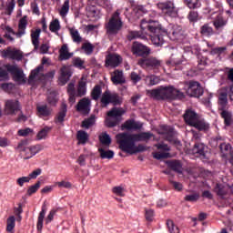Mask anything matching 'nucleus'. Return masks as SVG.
<instances>
[{
  "label": "nucleus",
  "mask_w": 233,
  "mask_h": 233,
  "mask_svg": "<svg viewBox=\"0 0 233 233\" xmlns=\"http://www.w3.org/2000/svg\"><path fill=\"white\" fill-rule=\"evenodd\" d=\"M166 63L168 66H177V65H181L183 61H181V59L176 58L174 55H172L171 57Z\"/></svg>",
  "instance_id": "052dcab7"
},
{
  "label": "nucleus",
  "mask_w": 233,
  "mask_h": 233,
  "mask_svg": "<svg viewBox=\"0 0 233 233\" xmlns=\"http://www.w3.org/2000/svg\"><path fill=\"white\" fill-rule=\"evenodd\" d=\"M219 150L222 154V157H228V154L230 155V152H232V146L225 142H220Z\"/></svg>",
  "instance_id": "f704fd0d"
},
{
  "label": "nucleus",
  "mask_w": 233,
  "mask_h": 233,
  "mask_svg": "<svg viewBox=\"0 0 233 233\" xmlns=\"http://www.w3.org/2000/svg\"><path fill=\"white\" fill-rule=\"evenodd\" d=\"M26 26H28V16L24 15L18 22V32H14V30L10 27L7 28V32L15 34L16 37H23V35L26 34Z\"/></svg>",
  "instance_id": "f3484780"
},
{
  "label": "nucleus",
  "mask_w": 233,
  "mask_h": 233,
  "mask_svg": "<svg viewBox=\"0 0 233 233\" xmlns=\"http://www.w3.org/2000/svg\"><path fill=\"white\" fill-rule=\"evenodd\" d=\"M3 57H9V59H13L15 61H22L23 53L17 49H12L11 47H7L5 50L2 51Z\"/></svg>",
  "instance_id": "6ab92c4d"
},
{
  "label": "nucleus",
  "mask_w": 233,
  "mask_h": 233,
  "mask_svg": "<svg viewBox=\"0 0 233 233\" xmlns=\"http://www.w3.org/2000/svg\"><path fill=\"white\" fill-rule=\"evenodd\" d=\"M153 99L157 101H165L168 99L169 101H175L176 99H185V94L179 89L172 86H160L157 89H152L148 91Z\"/></svg>",
  "instance_id": "f257e3e1"
},
{
  "label": "nucleus",
  "mask_w": 233,
  "mask_h": 233,
  "mask_svg": "<svg viewBox=\"0 0 233 233\" xmlns=\"http://www.w3.org/2000/svg\"><path fill=\"white\" fill-rule=\"evenodd\" d=\"M14 228H15V217L10 216L7 218L6 231L14 232Z\"/></svg>",
  "instance_id": "3c124183"
},
{
  "label": "nucleus",
  "mask_w": 233,
  "mask_h": 233,
  "mask_svg": "<svg viewBox=\"0 0 233 233\" xmlns=\"http://www.w3.org/2000/svg\"><path fill=\"white\" fill-rule=\"evenodd\" d=\"M70 12V0H66L58 11L59 15L62 17H66Z\"/></svg>",
  "instance_id": "ea45409f"
},
{
  "label": "nucleus",
  "mask_w": 233,
  "mask_h": 233,
  "mask_svg": "<svg viewBox=\"0 0 233 233\" xmlns=\"http://www.w3.org/2000/svg\"><path fill=\"white\" fill-rule=\"evenodd\" d=\"M21 110V106H19L18 100H6L5 104V112L7 116H14V114H17Z\"/></svg>",
  "instance_id": "2eb2a0df"
},
{
  "label": "nucleus",
  "mask_w": 233,
  "mask_h": 233,
  "mask_svg": "<svg viewBox=\"0 0 233 233\" xmlns=\"http://www.w3.org/2000/svg\"><path fill=\"white\" fill-rule=\"evenodd\" d=\"M191 127H194V128H197L199 132H207V130L210 128L208 123L199 118Z\"/></svg>",
  "instance_id": "473e14b6"
},
{
  "label": "nucleus",
  "mask_w": 233,
  "mask_h": 233,
  "mask_svg": "<svg viewBox=\"0 0 233 233\" xmlns=\"http://www.w3.org/2000/svg\"><path fill=\"white\" fill-rule=\"evenodd\" d=\"M94 1L98 6H102V8H106V10H112V4L108 0H92Z\"/></svg>",
  "instance_id": "6e6d98bb"
},
{
  "label": "nucleus",
  "mask_w": 233,
  "mask_h": 233,
  "mask_svg": "<svg viewBox=\"0 0 233 233\" xmlns=\"http://www.w3.org/2000/svg\"><path fill=\"white\" fill-rule=\"evenodd\" d=\"M76 139H78L81 145H85L88 141V133L84 130H79L76 134Z\"/></svg>",
  "instance_id": "de8ad7c7"
},
{
  "label": "nucleus",
  "mask_w": 233,
  "mask_h": 233,
  "mask_svg": "<svg viewBox=\"0 0 233 233\" xmlns=\"http://www.w3.org/2000/svg\"><path fill=\"white\" fill-rule=\"evenodd\" d=\"M100 103L102 108H106L110 103L116 106L117 105H121V97L117 93H111L110 91L106 90L102 95Z\"/></svg>",
  "instance_id": "1a4fd4ad"
},
{
  "label": "nucleus",
  "mask_w": 233,
  "mask_h": 233,
  "mask_svg": "<svg viewBox=\"0 0 233 233\" xmlns=\"http://www.w3.org/2000/svg\"><path fill=\"white\" fill-rule=\"evenodd\" d=\"M167 227L170 233H179V228L171 219L167 220Z\"/></svg>",
  "instance_id": "4d7b16f0"
},
{
  "label": "nucleus",
  "mask_w": 233,
  "mask_h": 233,
  "mask_svg": "<svg viewBox=\"0 0 233 233\" xmlns=\"http://www.w3.org/2000/svg\"><path fill=\"white\" fill-rule=\"evenodd\" d=\"M45 216H46V208L43 206L37 219V224H36L37 230H43V221H45Z\"/></svg>",
  "instance_id": "4c0bfd02"
},
{
  "label": "nucleus",
  "mask_w": 233,
  "mask_h": 233,
  "mask_svg": "<svg viewBox=\"0 0 233 233\" xmlns=\"http://www.w3.org/2000/svg\"><path fill=\"white\" fill-rule=\"evenodd\" d=\"M81 48L84 50L86 56H92L94 53V46L90 44V42L84 43Z\"/></svg>",
  "instance_id": "864d4df0"
},
{
  "label": "nucleus",
  "mask_w": 233,
  "mask_h": 233,
  "mask_svg": "<svg viewBox=\"0 0 233 233\" xmlns=\"http://www.w3.org/2000/svg\"><path fill=\"white\" fill-rule=\"evenodd\" d=\"M125 114V109L122 107L114 106L106 113L108 118L106 119V127L107 128H114L121 123V116Z\"/></svg>",
  "instance_id": "423d86ee"
},
{
  "label": "nucleus",
  "mask_w": 233,
  "mask_h": 233,
  "mask_svg": "<svg viewBox=\"0 0 233 233\" xmlns=\"http://www.w3.org/2000/svg\"><path fill=\"white\" fill-rule=\"evenodd\" d=\"M14 8H15V0H7L5 14L6 15H12L14 12Z\"/></svg>",
  "instance_id": "5fc2aeb1"
},
{
  "label": "nucleus",
  "mask_w": 233,
  "mask_h": 233,
  "mask_svg": "<svg viewBox=\"0 0 233 233\" xmlns=\"http://www.w3.org/2000/svg\"><path fill=\"white\" fill-rule=\"evenodd\" d=\"M43 70V66H37L35 70L31 71L29 75V81H34L37 76H39V72Z\"/></svg>",
  "instance_id": "0e129e2a"
},
{
  "label": "nucleus",
  "mask_w": 233,
  "mask_h": 233,
  "mask_svg": "<svg viewBox=\"0 0 233 233\" xmlns=\"http://www.w3.org/2000/svg\"><path fill=\"white\" fill-rule=\"evenodd\" d=\"M50 130H52L51 127H45L37 133L36 139H38V141H41V139H46V136H48V132H50Z\"/></svg>",
  "instance_id": "8fccbe9b"
},
{
  "label": "nucleus",
  "mask_w": 233,
  "mask_h": 233,
  "mask_svg": "<svg viewBox=\"0 0 233 233\" xmlns=\"http://www.w3.org/2000/svg\"><path fill=\"white\" fill-rule=\"evenodd\" d=\"M99 141L104 147H110L112 144V138L110 137V135L107 133H103L99 136Z\"/></svg>",
  "instance_id": "49530a36"
},
{
  "label": "nucleus",
  "mask_w": 233,
  "mask_h": 233,
  "mask_svg": "<svg viewBox=\"0 0 233 233\" xmlns=\"http://www.w3.org/2000/svg\"><path fill=\"white\" fill-rule=\"evenodd\" d=\"M86 10V15L89 17V19L97 21V19L101 18V11H99V9H97L95 5H89Z\"/></svg>",
  "instance_id": "c85d7f7f"
},
{
  "label": "nucleus",
  "mask_w": 233,
  "mask_h": 233,
  "mask_svg": "<svg viewBox=\"0 0 233 233\" xmlns=\"http://www.w3.org/2000/svg\"><path fill=\"white\" fill-rule=\"evenodd\" d=\"M218 110L220 112V117L224 119L225 127H230L233 124V115L231 111L227 110L228 105V98L227 92H222L218 96Z\"/></svg>",
  "instance_id": "7ed1b4c3"
},
{
  "label": "nucleus",
  "mask_w": 233,
  "mask_h": 233,
  "mask_svg": "<svg viewBox=\"0 0 233 233\" xmlns=\"http://www.w3.org/2000/svg\"><path fill=\"white\" fill-rule=\"evenodd\" d=\"M70 77H72V73L70 72V68L66 66H64L60 68V76L59 81L61 85H66L68 81H70Z\"/></svg>",
  "instance_id": "b1692460"
},
{
  "label": "nucleus",
  "mask_w": 233,
  "mask_h": 233,
  "mask_svg": "<svg viewBox=\"0 0 233 233\" xmlns=\"http://www.w3.org/2000/svg\"><path fill=\"white\" fill-rule=\"evenodd\" d=\"M198 70H203V66H207V57L202 55L198 56Z\"/></svg>",
  "instance_id": "e2e57ef3"
},
{
  "label": "nucleus",
  "mask_w": 233,
  "mask_h": 233,
  "mask_svg": "<svg viewBox=\"0 0 233 233\" xmlns=\"http://www.w3.org/2000/svg\"><path fill=\"white\" fill-rule=\"evenodd\" d=\"M73 56L74 53L68 52V46L66 44H64L59 49V61H68Z\"/></svg>",
  "instance_id": "cd10ccee"
},
{
  "label": "nucleus",
  "mask_w": 233,
  "mask_h": 233,
  "mask_svg": "<svg viewBox=\"0 0 233 233\" xmlns=\"http://www.w3.org/2000/svg\"><path fill=\"white\" fill-rule=\"evenodd\" d=\"M143 128V124L137 122L134 119H127L121 126V130H141Z\"/></svg>",
  "instance_id": "5701e85b"
},
{
  "label": "nucleus",
  "mask_w": 233,
  "mask_h": 233,
  "mask_svg": "<svg viewBox=\"0 0 233 233\" xmlns=\"http://www.w3.org/2000/svg\"><path fill=\"white\" fill-rule=\"evenodd\" d=\"M214 191L216 192L217 196H219L220 198H223L224 196H227L228 188L223 184L217 183Z\"/></svg>",
  "instance_id": "58836bf2"
},
{
  "label": "nucleus",
  "mask_w": 233,
  "mask_h": 233,
  "mask_svg": "<svg viewBox=\"0 0 233 233\" xmlns=\"http://www.w3.org/2000/svg\"><path fill=\"white\" fill-rule=\"evenodd\" d=\"M187 19L189 23H198V20L199 19V14L198 11L191 10L187 15Z\"/></svg>",
  "instance_id": "13d9d810"
},
{
  "label": "nucleus",
  "mask_w": 233,
  "mask_h": 233,
  "mask_svg": "<svg viewBox=\"0 0 233 233\" xmlns=\"http://www.w3.org/2000/svg\"><path fill=\"white\" fill-rule=\"evenodd\" d=\"M184 201H188L189 203H196L199 201V193L193 191L190 195H186Z\"/></svg>",
  "instance_id": "09e8293b"
},
{
  "label": "nucleus",
  "mask_w": 233,
  "mask_h": 233,
  "mask_svg": "<svg viewBox=\"0 0 233 233\" xmlns=\"http://www.w3.org/2000/svg\"><path fill=\"white\" fill-rule=\"evenodd\" d=\"M94 125H96V115H91L90 117L85 118L82 121L81 127L82 128L88 130V128H90V127H94Z\"/></svg>",
  "instance_id": "e433bc0d"
},
{
  "label": "nucleus",
  "mask_w": 233,
  "mask_h": 233,
  "mask_svg": "<svg viewBox=\"0 0 233 233\" xmlns=\"http://www.w3.org/2000/svg\"><path fill=\"white\" fill-rule=\"evenodd\" d=\"M136 142L139 141H146L148 142L152 137H154V135L151 132H141L138 134H134Z\"/></svg>",
  "instance_id": "72a5a7b5"
},
{
  "label": "nucleus",
  "mask_w": 233,
  "mask_h": 233,
  "mask_svg": "<svg viewBox=\"0 0 233 233\" xmlns=\"http://www.w3.org/2000/svg\"><path fill=\"white\" fill-rule=\"evenodd\" d=\"M159 134L164 136V139L166 141H168L173 145H177V143H179V141L174 137V128H172L170 126H162L160 127Z\"/></svg>",
  "instance_id": "4468645a"
},
{
  "label": "nucleus",
  "mask_w": 233,
  "mask_h": 233,
  "mask_svg": "<svg viewBox=\"0 0 233 233\" xmlns=\"http://www.w3.org/2000/svg\"><path fill=\"white\" fill-rule=\"evenodd\" d=\"M194 154H198V156H205V145L201 143H196L193 147Z\"/></svg>",
  "instance_id": "603ef678"
},
{
  "label": "nucleus",
  "mask_w": 233,
  "mask_h": 233,
  "mask_svg": "<svg viewBox=\"0 0 233 233\" xmlns=\"http://www.w3.org/2000/svg\"><path fill=\"white\" fill-rule=\"evenodd\" d=\"M168 168L177 172V174H183V164L179 160H170L167 162Z\"/></svg>",
  "instance_id": "c756f323"
},
{
  "label": "nucleus",
  "mask_w": 233,
  "mask_h": 233,
  "mask_svg": "<svg viewBox=\"0 0 233 233\" xmlns=\"http://www.w3.org/2000/svg\"><path fill=\"white\" fill-rule=\"evenodd\" d=\"M137 65L138 66H141V68H149V69H154V68H159L161 66V61L157 60V58L154 56L150 57H144V58H139L137 60Z\"/></svg>",
  "instance_id": "9b49d317"
},
{
  "label": "nucleus",
  "mask_w": 233,
  "mask_h": 233,
  "mask_svg": "<svg viewBox=\"0 0 233 233\" xmlns=\"http://www.w3.org/2000/svg\"><path fill=\"white\" fill-rule=\"evenodd\" d=\"M32 14L35 15H41V11L39 10V5L37 4V0H34L30 4Z\"/></svg>",
  "instance_id": "680f3d73"
},
{
  "label": "nucleus",
  "mask_w": 233,
  "mask_h": 233,
  "mask_svg": "<svg viewBox=\"0 0 233 233\" xmlns=\"http://www.w3.org/2000/svg\"><path fill=\"white\" fill-rule=\"evenodd\" d=\"M67 94L69 103H76V97H83L86 96V82L81 80L78 82L76 90L74 83L67 85Z\"/></svg>",
  "instance_id": "39448f33"
},
{
  "label": "nucleus",
  "mask_w": 233,
  "mask_h": 233,
  "mask_svg": "<svg viewBox=\"0 0 233 233\" xmlns=\"http://www.w3.org/2000/svg\"><path fill=\"white\" fill-rule=\"evenodd\" d=\"M103 90L101 89V86L96 85L94 86L93 90L91 91V97L94 101H97L101 97V94Z\"/></svg>",
  "instance_id": "a18cd8bd"
},
{
  "label": "nucleus",
  "mask_w": 233,
  "mask_h": 233,
  "mask_svg": "<svg viewBox=\"0 0 233 233\" xmlns=\"http://www.w3.org/2000/svg\"><path fill=\"white\" fill-rule=\"evenodd\" d=\"M116 139L122 152H127V154H131L134 152L135 144L137 143L134 134H129L127 132L118 133L116 136Z\"/></svg>",
  "instance_id": "f03ea898"
},
{
  "label": "nucleus",
  "mask_w": 233,
  "mask_h": 233,
  "mask_svg": "<svg viewBox=\"0 0 233 233\" xmlns=\"http://www.w3.org/2000/svg\"><path fill=\"white\" fill-rule=\"evenodd\" d=\"M121 65V56L119 55H108L106 58V66H119Z\"/></svg>",
  "instance_id": "a878e982"
},
{
  "label": "nucleus",
  "mask_w": 233,
  "mask_h": 233,
  "mask_svg": "<svg viewBox=\"0 0 233 233\" xmlns=\"http://www.w3.org/2000/svg\"><path fill=\"white\" fill-rule=\"evenodd\" d=\"M111 81L114 85H125L127 80L125 79V76L123 75V71L119 69H116L113 72V76H111Z\"/></svg>",
  "instance_id": "393cba45"
},
{
  "label": "nucleus",
  "mask_w": 233,
  "mask_h": 233,
  "mask_svg": "<svg viewBox=\"0 0 233 233\" xmlns=\"http://www.w3.org/2000/svg\"><path fill=\"white\" fill-rule=\"evenodd\" d=\"M151 41L155 46H161L165 43V35H167V30L161 28V32L152 33Z\"/></svg>",
  "instance_id": "4be33fe9"
},
{
  "label": "nucleus",
  "mask_w": 233,
  "mask_h": 233,
  "mask_svg": "<svg viewBox=\"0 0 233 233\" xmlns=\"http://www.w3.org/2000/svg\"><path fill=\"white\" fill-rule=\"evenodd\" d=\"M131 6L133 14L137 19H139V17H143V15L147 14V8H145V5L132 4Z\"/></svg>",
  "instance_id": "7c9ffc66"
},
{
  "label": "nucleus",
  "mask_w": 233,
  "mask_h": 233,
  "mask_svg": "<svg viewBox=\"0 0 233 233\" xmlns=\"http://www.w3.org/2000/svg\"><path fill=\"white\" fill-rule=\"evenodd\" d=\"M131 52L133 56H136V57H148V55L151 54L152 50L150 47L141 44L140 42H133L131 46Z\"/></svg>",
  "instance_id": "9d476101"
},
{
  "label": "nucleus",
  "mask_w": 233,
  "mask_h": 233,
  "mask_svg": "<svg viewBox=\"0 0 233 233\" xmlns=\"http://www.w3.org/2000/svg\"><path fill=\"white\" fill-rule=\"evenodd\" d=\"M69 34L74 41V43H81L83 41V37L79 35V31L74 27L69 28Z\"/></svg>",
  "instance_id": "a19ab883"
},
{
  "label": "nucleus",
  "mask_w": 233,
  "mask_h": 233,
  "mask_svg": "<svg viewBox=\"0 0 233 233\" xmlns=\"http://www.w3.org/2000/svg\"><path fill=\"white\" fill-rule=\"evenodd\" d=\"M83 65H85V61L82 60L81 57L73 58V66H76V68H85Z\"/></svg>",
  "instance_id": "338daca9"
},
{
  "label": "nucleus",
  "mask_w": 233,
  "mask_h": 233,
  "mask_svg": "<svg viewBox=\"0 0 233 233\" xmlns=\"http://www.w3.org/2000/svg\"><path fill=\"white\" fill-rule=\"evenodd\" d=\"M140 28L142 31L145 32V30H147V32H150L151 34H157V32H161V25H159V23L150 20L147 21L146 19L141 21Z\"/></svg>",
  "instance_id": "ddd939ff"
},
{
  "label": "nucleus",
  "mask_w": 233,
  "mask_h": 233,
  "mask_svg": "<svg viewBox=\"0 0 233 233\" xmlns=\"http://www.w3.org/2000/svg\"><path fill=\"white\" fill-rule=\"evenodd\" d=\"M41 188V181H37L35 185L31 186L27 189V196H32L35 194Z\"/></svg>",
  "instance_id": "bf43d9fd"
},
{
  "label": "nucleus",
  "mask_w": 233,
  "mask_h": 233,
  "mask_svg": "<svg viewBox=\"0 0 233 233\" xmlns=\"http://www.w3.org/2000/svg\"><path fill=\"white\" fill-rule=\"evenodd\" d=\"M41 36V29L31 30V41L34 46V52L39 50V37Z\"/></svg>",
  "instance_id": "bb28decb"
},
{
  "label": "nucleus",
  "mask_w": 233,
  "mask_h": 233,
  "mask_svg": "<svg viewBox=\"0 0 233 233\" xmlns=\"http://www.w3.org/2000/svg\"><path fill=\"white\" fill-rule=\"evenodd\" d=\"M213 25H214L216 30H220V28H223V26L227 25V20H225V18H223V16L218 15L213 21Z\"/></svg>",
  "instance_id": "37998d69"
},
{
  "label": "nucleus",
  "mask_w": 233,
  "mask_h": 233,
  "mask_svg": "<svg viewBox=\"0 0 233 233\" xmlns=\"http://www.w3.org/2000/svg\"><path fill=\"white\" fill-rule=\"evenodd\" d=\"M67 106L65 103L61 104L60 110L55 117V123H64L65 117H66Z\"/></svg>",
  "instance_id": "2f4dec72"
},
{
  "label": "nucleus",
  "mask_w": 233,
  "mask_h": 233,
  "mask_svg": "<svg viewBox=\"0 0 233 233\" xmlns=\"http://www.w3.org/2000/svg\"><path fill=\"white\" fill-rule=\"evenodd\" d=\"M49 30L53 34H57L61 30V24L59 23V19L56 18L50 22Z\"/></svg>",
  "instance_id": "c03bdc74"
},
{
  "label": "nucleus",
  "mask_w": 233,
  "mask_h": 233,
  "mask_svg": "<svg viewBox=\"0 0 233 233\" xmlns=\"http://www.w3.org/2000/svg\"><path fill=\"white\" fill-rule=\"evenodd\" d=\"M200 34L205 37H210V35H214V28L210 26V24H204L200 27Z\"/></svg>",
  "instance_id": "c9c22d12"
},
{
  "label": "nucleus",
  "mask_w": 233,
  "mask_h": 233,
  "mask_svg": "<svg viewBox=\"0 0 233 233\" xmlns=\"http://www.w3.org/2000/svg\"><path fill=\"white\" fill-rule=\"evenodd\" d=\"M188 8H199L201 6V2L199 0H186Z\"/></svg>",
  "instance_id": "69168bd1"
},
{
  "label": "nucleus",
  "mask_w": 233,
  "mask_h": 233,
  "mask_svg": "<svg viewBox=\"0 0 233 233\" xmlns=\"http://www.w3.org/2000/svg\"><path fill=\"white\" fill-rule=\"evenodd\" d=\"M17 150L19 152H30L28 157H25V159H30L31 157H34L35 154H39L43 150V146L41 145H35L28 147V139H23L18 143Z\"/></svg>",
  "instance_id": "6e6552de"
},
{
  "label": "nucleus",
  "mask_w": 233,
  "mask_h": 233,
  "mask_svg": "<svg viewBox=\"0 0 233 233\" xmlns=\"http://www.w3.org/2000/svg\"><path fill=\"white\" fill-rule=\"evenodd\" d=\"M145 218L147 221H153L154 220V209H145Z\"/></svg>",
  "instance_id": "774afa93"
},
{
  "label": "nucleus",
  "mask_w": 233,
  "mask_h": 233,
  "mask_svg": "<svg viewBox=\"0 0 233 233\" xmlns=\"http://www.w3.org/2000/svg\"><path fill=\"white\" fill-rule=\"evenodd\" d=\"M7 72L12 74L14 76L15 81L17 83H26V80H25V75H23V71L17 67V66H6Z\"/></svg>",
  "instance_id": "a211bd4d"
},
{
  "label": "nucleus",
  "mask_w": 233,
  "mask_h": 233,
  "mask_svg": "<svg viewBox=\"0 0 233 233\" xmlns=\"http://www.w3.org/2000/svg\"><path fill=\"white\" fill-rule=\"evenodd\" d=\"M90 106H92V101H90V98L84 97L76 104V112H81L84 116H88V114H90Z\"/></svg>",
  "instance_id": "dca6fc26"
},
{
  "label": "nucleus",
  "mask_w": 233,
  "mask_h": 233,
  "mask_svg": "<svg viewBox=\"0 0 233 233\" xmlns=\"http://www.w3.org/2000/svg\"><path fill=\"white\" fill-rule=\"evenodd\" d=\"M157 7L161 10L166 17H171V19L179 17L177 7H176V4L172 0L159 2L157 4Z\"/></svg>",
  "instance_id": "0eeeda50"
},
{
  "label": "nucleus",
  "mask_w": 233,
  "mask_h": 233,
  "mask_svg": "<svg viewBox=\"0 0 233 233\" xmlns=\"http://www.w3.org/2000/svg\"><path fill=\"white\" fill-rule=\"evenodd\" d=\"M36 116L45 121H48L49 117L52 116V108L48 107L46 105L37 106Z\"/></svg>",
  "instance_id": "aec40b11"
},
{
  "label": "nucleus",
  "mask_w": 233,
  "mask_h": 233,
  "mask_svg": "<svg viewBox=\"0 0 233 233\" xmlns=\"http://www.w3.org/2000/svg\"><path fill=\"white\" fill-rule=\"evenodd\" d=\"M187 94L190 97H201L203 96V87L198 81H189L187 83Z\"/></svg>",
  "instance_id": "f8f14e48"
},
{
  "label": "nucleus",
  "mask_w": 233,
  "mask_h": 233,
  "mask_svg": "<svg viewBox=\"0 0 233 233\" xmlns=\"http://www.w3.org/2000/svg\"><path fill=\"white\" fill-rule=\"evenodd\" d=\"M119 11H116L108 22L105 24V28L106 34L110 35H117L123 30V20H121V16Z\"/></svg>",
  "instance_id": "20e7f679"
},
{
  "label": "nucleus",
  "mask_w": 233,
  "mask_h": 233,
  "mask_svg": "<svg viewBox=\"0 0 233 233\" xmlns=\"http://www.w3.org/2000/svg\"><path fill=\"white\" fill-rule=\"evenodd\" d=\"M98 152L100 154L101 159H113L114 158V151H112V150H105L103 147H99Z\"/></svg>",
  "instance_id": "79ce46f5"
},
{
  "label": "nucleus",
  "mask_w": 233,
  "mask_h": 233,
  "mask_svg": "<svg viewBox=\"0 0 233 233\" xmlns=\"http://www.w3.org/2000/svg\"><path fill=\"white\" fill-rule=\"evenodd\" d=\"M183 117L187 125L189 127H192L199 119L198 113L192 109H187Z\"/></svg>",
  "instance_id": "412c9836"
}]
</instances>
